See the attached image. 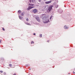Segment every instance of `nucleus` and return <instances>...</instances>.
I'll return each instance as SVG.
<instances>
[{
	"label": "nucleus",
	"instance_id": "obj_1",
	"mask_svg": "<svg viewBox=\"0 0 75 75\" xmlns=\"http://www.w3.org/2000/svg\"><path fill=\"white\" fill-rule=\"evenodd\" d=\"M43 20H45V21L44 22L45 24L48 23L49 22V19L48 17H45L43 18Z\"/></svg>",
	"mask_w": 75,
	"mask_h": 75
},
{
	"label": "nucleus",
	"instance_id": "obj_2",
	"mask_svg": "<svg viewBox=\"0 0 75 75\" xmlns=\"http://www.w3.org/2000/svg\"><path fill=\"white\" fill-rule=\"evenodd\" d=\"M52 7H53V5H50L48 8V10H49V12L51 11V10L52 9Z\"/></svg>",
	"mask_w": 75,
	"mask_h": 75
},
{
	"label": "nucleus",
	"instance_id": "obj_3",
	"mask_svg": "<svg viewBox=\"0 0 75 75\" xmlns=\"http://www.w3.org/2000/svg\"><path fill=\"white\" fill-rule=\"evenodd\" d=\"M35 18L36 20H37L38 21V22H40V18L38 17H36Z\"/></svg>",
	"mask_w": 75,
	"mask_h": 75
},
{
	"label": "nucleus",
	"instance_id": "obj_4",
	"mask_svg": "<svg viewBox=\"0 0 75 75\" xmlns=\"http://www.w3.org/2000/svg\"><path fill=\"white\" fill-rule=\"evenodd\" d=\"M34 8V6H29L28 7V8H27V10H30V9H31L32 8Z\"/></svg>",
	"mask_w": 75,
	"mask_h": 75
},
{
	"label": "nucleus",
	"instance_id": "obj_5",
	"mask_svg": "<svg viewBox=\"0 0 75 75\" xmlns=\"http://www.w3.org/2000/svg\"><path fill=\"white\" fill-rule=\"evenodd\" d=\"M59 11L60 14H62L63 12V10H62V9H59Z\"/></svg>",
	"mask_w": 75,
	"mask_h": 75
},
{
	"label": "nucleus",
	"instance_id": "obj_6",
	"mask_svg": "<svg viewBox=\"0 0 75 75\" xmlns=\"http://www.w3.org/2000/svg\"><path fill=\"white\" fill-rule=\"evenodd\" d=\"M33 11L34 13L35 14V13L37 12V10L36 9H35L33 10Z\"/></svg>",
	"mask_w": 75,
	"mask_h": 75
},
{
	"label": "nucleus",
	"instance_id": "obj_7",
	"mask_svg": "<svg viewBox=\"0 0 75 75\" xmlns=\"http://www.w3.org/2000/svg\"><path fill=\"white\" fill-rule=\"evenodd\" d=\"M51 3V1H46L45 2V3L46 4H50V3Z\"/></svg>",
	"mask_w": 75,
	"mask_h": 75
},
{
	"label": "nucleus",
	"instance_id": "obj_8",
	"mask_svg": "<svg viewBox=\"0 0 75 75\" xmlns=\"http://www.w3.org/2000/svg\"><path fill=\"white\" fill-rule=\"evenodd\" d=\"M64 29H65V30H67V29H68V27L66 26V25H64Z\"/></svg>",
	"mask_w": 75,
	"mask_h": 75
},
{
	"label": "nucleus",
	"instance_id": "obj_9",
	"mask_svg": "<svg viewBox=\"0 0 75 75\" xmlns=\"http://www.w3.org/2000/svg\"><path fill=\"white\" fill-rule=\"evenodd\" d=\"M25 23L27 25H31V24L29 23H28L26 22H25Z\"/></svg>",
	"mask_w": 75,
	"mask_h": 75
},
{
	"label": "nucleus",
	"instance_id": "obj_10",
	"mask_svg": "<svg viewBox=\"0 0 75 75\" xmlns=\"http://www.w3.org/2000/svg\"><path fill=\"white\" fill-rule=\"evenodd\" d=\"M21 10H18V14H20V13H21Z\"/></svg>",
	"mask_w": 75,
	"mask_h": 75
},
{
	"label": "nucleus",
	"instance_id": "obj_11",
	"mask_svg": "<svg viewBox=\"0 0 75 75\" xmlns=\"http://www.w3.org/2000/svg\"><path fill=\"white\" fill-rule=\"evenodd\" d=\"M34 4H29L28 5L29 6H33Z\"/></svg>",
	"mask_w": 75,
	"mask_h": 75
},
{
	"label": "nucleus",
	"instance_id": "obj_12",
	"mask_svg": "<svg viewBox=\"0 0 75 75\" xmlns=\"http://www.w3.org/2000/svg\"><path fill=\"white\" fill-rule=\"evenodd\" d=\"M19 17L20 20H21V19H22V18H23V17L20 16H19Z\"/></svg>",
	"mask_w": 75,
	"mask_h": 75
},
{
	"label": "nucleus",
	"instance_id": "obj_13",
	"mask_svg": "<svg viewBox=\"0 0 75 75\" xmlns=\"http://www.w3.org/2000/svg\"><path fill=\"white\" fill-rule=\"evenodd\" d=\"M21 16H24V13H22L21 15Z\"/></svg>",
	"mask_w": 75,
	"mask_h": 75
},
{
	"label": "nucleus",
	"instance_id": "obj_14",
	"mask_svg": "<svg viewBox=\"0 0 75 75\" xmlns=\"http://www.w3.org/2000/svg\"><path fill=\"white\" fill-rule=\"evenodd\" d=\"M39 37L40 38H41L42 37V34H40V35L39 36Z\"/></svg>",
	"mask_w": 75,
	"mask_h": 75
},
{
	"label": "nucleus",
	"instance_id": "obj_15",
	"mask_svg": "<svg viewBox=\"0 0 75 75\" xmlns=\"http://www.w3.org/2000/svg\"><path fill=\"white\" fill-rule=\"evenodd\" d=\"M26 20L27 21H29V19L28 18H27L26 19Z\"/></svg>",
	"mask_w": 75,
	"mask_h": 75
},
{
	"label": "nucleus",
	"instance_id": "obj_16",
	"mask_svg": "<svg viewBox=\"0 0 75 75\" xmlns=\"http://www.w3.org/2000/svg\"><path fill=\"white\" fill-rule=\"evenodd\" d=\"M34 41H32L31 42V44H34Z\"/></svg>",
	"mask_w": 75,
	"mask_h": 75
},
{
	"label": "nucleus",
	"instance_id": "obj_17",
	"mask_svg": "<svg viewBox=\"0 0 75 75\" xmlns=\"http://www.w3.org/2000/svg\"><path fill=\"white\" fill-rule=\"evenodd\" d=\"M58 7V5L55 6V7H56V8H57Z\"/></svg>",
	"mask_w": 75,
	"mask_h": 75
},
{
	"label": "nucleus",
	"instance_id": "obj_18",
	"mask_svg": "<svg viewBox=\"0 0 75 75\" xmlns=\"http://www.w3.org/2000/svg\"><path fill=\"white\" fill-rule=\"evenodd\" d=\"M52 16H51L50 18V20L51 19V18H52Z\"/></svg>",
	"mask_w": 75,
	"mask_h": 75
},
{
	"label": "nucleus",
	"instance_id": "obj_19",
	"mask_svg": "<svg viewBox=\"0 0 75 75\" xmlns=\"http://www.w3.org/2000/svg\"><path fill=\"white\" fill-rule=\"evenodd\" d=\"M9 67H11V66H12V65H11V64H9Z\"/></svg>",
	"mask_w": 75,
	"mask_h": 75
},
{
	"label": "nucleus",
	"instance_id": "obj_20",
	"mask_svg": "<svg viewBox=\"0 0 75 75\" xmlns=\"http://www.w3.org/2000/svg\"><path fill=\"white\" fill-rule=\"evenodd\" d=\"M38 1L40 3L41 1V0H38Z\"/></svg>",
	"mask_w": 75,
	"mask_h": 75
},
{
	"label": "nucleus",
	"instance_id": "obj_21",
	"mask_svg": "<svg viewBox=\"0 0 75 75\" xmlns=\"http://www.w3.org/2000/svg\"><path fill=\"white\" fill-rule=\"evenodd\" d=\"M1 43V40H0V44Z\"/></svg>",
	"mask_w": 75,
	"mask_h": 75
},
{
	"label": "nucleus",
	"instance_id": "obj_22",
	"mask_svg": "<svg viewBox=\"0 0 75 75\" xmlns=\"http://www.w3.org/2000/svg\"><path fill=\"white\" fill-rule=\"evenodd\" d=\"M3 31H5V29L4 28H2Z\"/></svg>",
	"mask_w": 75,
	"mask_h": 75
},
{
	"label": "nucleus",
	"instance_id": "obj_23",
	"mask_svg": "<svg viewBox=\"0 0 75 75\" xmlns=\"http://www.w3.org/2000/svg\"><path fill=\"white\" fill-rule=\"evenodd\" d=\"M0 72H1V73H3V71H0Z\"/></svg>",
	"mask_w": 75,
	"mask_h": 75
},
{
	"label": "nucleus",
	"instance_id": "obj_24",
	"mask_svg": "<svg viewBox=\"0 0 75 75\" xmlns=\"http://www.w3.org/2000/svg\"><path fill=\"white\" fill-rule=\"evenodd\" d=\"M4 75H6V72H4Z\"/></svg>",
	"mask_w": 75,
	"mask_h": 75
},
{
	"label": "nucleus",
	"instance_id": "obj_25",
	"mask_svg": "<svg viewBox=\"0 0 75 75\" xmlns=\"http://www.w3.org/2000/svg\"><path fill=\"white\" fill-rule=\"evenodd\" d=\"M29 2L30 3H31V0H29Z\"/></svg>",
	"mask_w": 75,
	"mask_h": 75
},
{
	"label": "nucleus",
	"instance_id": "obj_26",
	"mask_svg": "<svg viewBox=\"0 0 75 75\" xmlns=\"http://www.w3.org/2000/svg\"><path fill=\"white\" fill-rule=\"evenodd\" d=\"M33 34L34 35H35V33H34Z\"/></svg>",
	"mask_w": 75,
	"mask_h": 75
},
{
	"label": "nucleus",
	"instance_id": "obj_27",
	"mask_svg": "<svg viewBox=\"0 0 75 75\" xmlns=\"http://www.w3.org/2000/svg\"><path fill=\"white\" fill-rule=\"evenodd\" d=\"M25 67H28V65L27 64L25 65Z\"/></svg>",
	"mask_w": 75,
	"mask_h": 75
},
{
	"label": "nucleus",
	"instance_id": "obj_28",
	"mask_svg": "<svg viewBox=\"0 0 75 75\" xmlns=\"http://www.w3.org/2000/svg\"><path fill=\"white\" fill-rule=\"evenodd\" d=\"M27 65H28V66H30V64H27Z\"/></svg>",
	"mask_w": 75,
	"mask_h": 75
},
{
	"label": "nucleus",
	"instance_id": "obj_29",
	"mask_svg": "<svg viewBox=\"0 0 75 75\" xmlns=\"http://www.w3.org/2000/svg\"><path fill=\"white\" fill-rule=\"evenodd\" d=\"M73 73L74 74H75V73L74 71L73 72Z\"/></svg>",
	"mask_w": 75,
	"mask_h": 75
},
{
	"label": "nucleus",
	"instance_id": "obj_30",
	"mask_svg": "<svg viewBox=\"0 0 75 75\" xmlns=\"http://www.w3.org/2000/svg\"><path fill=\"white\" fill-rule=\"evenodd\" d=\"M29 70H31V68H30L29 69Z\"/></svg>",
	"mask_w": 75,
	"mask_h": 75
},
{
	"label": "nucleus",
	"instance_id": "obj_31",
	"mask_svg": "<svg viewBox=\"0 0 75 75\" xmlns=\"http://www.w3.org/2000/svg\"><path fill=\"white\" fill-rule=\"evenodd\" d=\"M50 40H48L47 41V42H49V41Z\"/></svg>",
	"mask_w": 75,
	"mask_h": 75
}]
</instances>
